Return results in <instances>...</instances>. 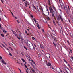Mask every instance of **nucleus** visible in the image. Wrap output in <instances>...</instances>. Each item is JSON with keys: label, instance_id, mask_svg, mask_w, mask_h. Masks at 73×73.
I'll return each instance as SVG.
<instances>
[{"label": "nucleus", "instance_id": "nucleus-14", "mask_svg": "<svg viewBox=\"0 0 73 73\" xmlns=\"http://www.w3.org/2000/svg\"><path fill=\"white\" fill-rule=\"evenodd\" d=\"M70 35L71 37L72 38H73V34H71L70 33Z\"/></svg>", "mask_w": 73, "mask_h": 73}, {"label": "nucleus", "instance_id": "nucleus-28", "mask_svg": "<svg viewBox=\"0 0 73 73\" xmlns=\"http://www.w3.org/2000/svg\"><path fill=\"white\" fill-rule=\"evenodd\" d=\"M1 45H2L3 46V47H5V48H7L6 47H5V46L4 45L2 44H1Z\"/></svg>", "mask_w": 73, "mask_h": 73}, {"label": "nucleus", "instance_id": "nucleus-32", "mask_svg": "<svg viewBox=\"0 0 73 73\" xmlns=\"http://www.w3.org/2000/svg\"><path fill=\"white\" fill-rule=\"evenodd\" d=\"M3 32H4V33H6V32H7V31H6L5 30H3Z\"/></svg>", "mask_w": 73, "mask_h": 73}, {"label": "nucleus", "instance_id": "nucleus-23", "mask_svg": "<svg viewBox=\"0 0 73 73\" xmlns=\"http://www.w3.org/2000/svg\"><path fill=\"white\" fill-rule=\"evenodd\" d=\"M50 67L51 69H54V68H53V66H50Z\"/></svg>", "mask_w": 73, "mask_h": 73}, {"label": "nucleus", "instance_id": "nucleus-56", "mask_svg": "<svg viewBox=\"0 0 73 73\" xmlns=\"http://www.w3.org/2000/svg\"><path fill=\"white\" fill-rule=\"evenodd\" d=\"M2 57L0 56V60H2Z\"/></svg>", "mask_w": 73, "mask_h": 73}, {"label": "nucleus", "instance_id": "nucleus-17", "mask_svg": "<svg viewBox=\"0 0 73 73\" xmlns=\"http://www.w3.org/2000/svg\"><path fill=\"white\" fill-rule=\"evenodd\" d=\"M32 6L35 9H36V7L35 6V5H34L33 4Z\"/></svg>", "mask_w": 73, "mask_h": 73}, {"label": "nucleus", "instance_id": "nucleus-36", "mask_svg": "<svg viewBox=\"0 0 73 73\" xmlns=\"http://www.w3.org/2000/svg\"><path fill=\"white\" fill-rule=\"evenodd\" d=\"M47 20H49L50 19V18H49V17H48L47 18Z\"/></svg>", "mask_w": 73, "mask_h": 73}, {"label": "nucleus", "instance_id": "nucleus-62", "mask_svg": "<svg viewBox=\"0 0 73 73\" xmlns=\"http://www.w3.org/2000/svg\"><path fill=\"white\" fill-rule=\"evenodd\" d=\"M71 59H72V60H73V57L72 56L71 57Z\"/></svg>", "mask_w": 73, "mask_h": 73}, {"label": "nucleus", "instance_id": "nucleus-63", "mask_svg": "<svg viewBox=\"0 0 73 73\" xmlns=\"http://www.w3.org/2000/svg\"><path fill=\"white\" fill-rule=\"evenodd\" d=\"M1 24H0V28H1Z\"/></svg>", "mask_w": 73, "mask_h": 73}, {"label": "nucleus", "instance_id": "nucleus-41", "mask_svg": "<svg viewBox=\"0 0 73 73\" xmlns=\"http://www.w3.org/2000/svg\"><path fill=\"white\" fill-rule=\"evenodd\" d=\"M15 35L16 37H17V34H15Z\"/></svg>", "mask_w": 73, "mask_h": 73}, {"label": "nucleus", "instance_id": "nucleus-57", "mask_svg": "<svg viewBox=\"0 0 73 73\" xmlns=\"http://www.w3.org/2000/svg\"><path fill=\"white\" fill-rule=\"evenodd\" d=\"M42 32H44V29H42Z\"/></svg>", "mask_w": 73, "mask_h": 73}, {"label": "nucleus", "instance_id": "nucleus-6", "mask_svg": "<svg viewBox=\"0 0 73 73\" xmlns=\"http://www.w3.org/2000/svg\"><path fill=\"white\" fill-rule=\"evenodd\" d=\"M52 33L54 35H56V32L54 30H52Z\"/></svg>", "mask_w": 73, "mask_h": 73}, {"label": "nucleus", "instance_id": "nucleus-49", "mask_svg": "<svg viewBox=\"0 0 73 73\" xmlns=\"http://www.w3.org/2000/svg\"><path fill=\"white\" fill-rule=\"evenodd\" d=\"M68 21L70 23L71 22H70V20L69 19H68Z\"/></svg>", "mask_w": 73, "mask_h": 73}, {"label": "nucleus", "instance_id": "nucleus-11", "mask_svg": "<svg viewBox=\"0 0 73 73\" xmlns=\"http://www.w3.org/2000/svg\"><path fill=\"white\" fill-rule=\"evenodd\" d=\"M40 46L42 49H44V46H42V44H40Z\"/></svg>", "mask_w": 73, "mask_h": 73}, {"label": "nucleus", "instance_id": "nucleus-15", "mask_svg": "<svg viewBox=\"0 0 73 73\" xmlns=\"http://www.w3.org/2000/svg\"><path fill=\"white\" fill-rule=\"evenodd\" d=\"M37 8L38 10H39V9H40V6H37Z\"/></svg>", "mask_w": 73, "mask_h": 73}, {"label": "nucleus", "instance_id": "nucleus-31", "mask_svg": "<svg viewBox=\"0 0 73 73\" xmlns=\"http://www.w3.org/2000/svg\"><path fill=\"white\" fill-rule=\"evenodd\" d=\"M31 38L32 39V40H35V37H32Z\"/></svg>", "mask_w": 73, "mask_h": 73}, {"label": "nucleus", "instance_id": "nucleus-13", "mask_svg": "<svg viewBox=\"0 0 73 73\" xmlns=\"http://www.w3.org/2000/svg\"><path fill=\"white\" fill-rule=\"evenodd\" d=\"M27 45L28 46L29 48L30 49V48H31V46H30V44H29L28 43H27Z\"/></svg>", "mask_w": 73, "mask_h": 73}, {"label": "nucleus", "instance_id": "nucleus-61", "mask_svg": "<svg viewBox=\"0 0 73 73\" xmlns=\"http://www.w3.org/2000/svg\"><path fill=\"white\" fill-rule=\"evenodd\" d=\"M67 42H68V44H70V43H69V41H67Z\"/></svg>", "mask_w": 73, "mask_h": 73}, {"label": "nucleus", "instance_id": "nucleus-22", "mask_svg": "<svg viewBox=\"0 0 73 73\" xmlns=\"http://www.w3.org/2000/svg\"><path fill=\"white\" fill-rule=\"evenodd\" d=\"M1 36L3 37H4V35L3 34H1Z\"/></svg>", "mask_w": 73, "mask_h": 73}, {"label": "nucleus", "instance_id": "nucleus-8", "mask_svg": "<svg viewBox=\"0 0 73 73\" xmlns=\"http://www.w3.org/2000/svg\"><path fill=\"white\" fill-rule=\"evenodd\" d=\"M58 39H57V38L55 37L54 38V41L55 42H57V41H58Z\"/></svg>", "mask_w": 73, "mask_h": 73}, {"label": "nucleus", "instance_id": "nucleus-55", "mask_svg": "<svg viewBox=\"0 0 73 73\" xmlns=\"http://www.w3.org/2000/svg\"><path fill=\"white\" fill-rule=\"evenodd\" d=\"M45 54L46 55V58H48V57L46 56V54Z\"/></svg>", "mask_w": 73, "mask_h": 73}, {"label": "nucleus", "instance_id": "nucleus-48", "mask_svg": "<svg viewBox=\"0 0 73 73\" xmlns=\"http://www.w3.org/2000/svg\"><path fill=\"white\" fill-rule=\"evenodd\" d=\"M33 48L34 50H35V47L33 46Z\"/></svg>", "mask_w": 73, "mask_h": 73}, {"label": "nucleus", "instance_id": "nucleus-58", "mask_svg": "<svg viewBox=\"0 0 73 73\" xmlns=\"http://www.w3.org/2000/svg\"><path fill=\"white\" fill-rule=\"evenodd\" d=\"M33 67L34 69H35V68H36V67H35V66H34Z\"/></svg>", "mask_w": 73, "mask_h": 73}, {"label": "nucleus", "instance_id": "nucleus-5", "mask_svg": "<svg viewBox=\"0 0 73 73\" xmlns=\"http://www.w3.org/2000/svg\"><path fill=\"white\" fill-rule=\"evenodd\" d=\"M29 2L27 1H26L25 2V7H28V6L29 5Z\"/></svg>", "mask_w": 73, "mask_h": 73}, {"label": "nucleus", "instance_id": "nucleus-34", "mask_svg": "<svg viewBox=\"0 0 73 73\" xmlns=\"http://www.w3.org/2000/svg\"><path fill=\"white\" fill-rule=\"evenodd\" d=\"M53 24H54V25H56V23H55V22H54V21H53Z\"/></svg>", "mask_w": 73, "mask_h": 73}, {"label": "nucleus", "instance_id": "nucleus-59", "mask_svg": "<svg viewBox=\"0 0 73 73\" xmlns=\"http://www.w3.org/2000/svg\"><path fill=\"white\" fill-rule=\"evenodd\" d=\"M37 39H35V41H37Z\"/></svg>", "mask_w": 73, "mask_h": 73}, {"label": "nucleus", "instance_id": "nucleus-1", "mask_svg": "<svg viewBox=\"0 0 73 73\" xmlns=\"http://www.w3.org/2000/svg\"><path fill=\"white\" fill-rule=\"evenodd\" d=\"M49 8L50 12L51 13H57V11H56L54 6H53L52 8L50 7Z\"/></svg>", "mask_w": 73, "mask_h": 73}, {"label": "nucleus", "instance_id": "nucleus-46", "mask_svg": "<svg viewBox=\"0 0 73 73\" xmlns=\"http://www.w3.org/2000/svg\"><path fill=\"white\" fill-rule=\"evenodd\" d=\"M16 21H17V23H18V24H19L20 22H19V21H18V20H17Z\"/></svg>", "mask_w": 73, "mask_h": 73}, {"label": "nucleus", "instance_id": "nucleus-37", "mask_svg": "<svg viewBox=\"0 0 73 73\" xmlns=\"http://www.w3.org/2000/svg\"><path fill=\"white\" fill-rule=\"evenodd\" d=\"M34 45L35 48H37V46L35 44H34Z\"/></svg>", "mask_w": 73, "mask_h": 73}, {"label": "nucleus", "instance_id": "nucleus-50", "mask_svg": "<svg viewBox=\"0 0 73 73\" xmlns=\"http://www.w3.org/2000/svg\"><path fill=\"white\" fill-rule=\"evenodd\" d=\"M66 69H68V70H69V71L70 72V73H71V71H70V70L69 69L67 68H66Z\"/></svg>", "mask_w": 73, "mask_h": 73}, {"label": "nucleus", "instance_id": "nucleus-21", "mask_svg": "<svg viewBox=\"0 0 73 73\" xmlns=\"http://www.w3.org/2000/svg\"><path fill=\"white\" fill-rule=\"evenodd\" d=\"M12 32L13 33V34H14V35H15V33H16V32H15V31H13V30H12Z\"/></svg>", "mask_w": 73, "mask_h": 73}, {"label": "nucleus", "instance_id": "nucleus-47", "mask_svg": "<svg viewBox=\"0 0 73 73\" xmlns=\"http://www.w3.org/2000/svg\"><path fill=\"white\" fill-rule=\"evenodd\" d=\"M65 70H66V72H67V73H69L68 72V71H67V70H66V69H65Z\"/></svg>", "mask_w": 73, "mask_h": 73}, {"label": "nucleus", "instance_id": "nucleus-16", "mask_svg": "<svg viewBox=\"0 0 73 73\" xmlns=\"http://www.w3.org/2000/svg\"><path fill=\"white\" fill-rule=\"evenodd\" d=\"M31 61L33 62V63L34 64V65H36V64H35V62H34V61H33V60H32Z\"/></svg>", "mask_w": 73, "mask_h": 73}, {"label": "nucleus", "instance_id": "nucleus-35", "mask_svg": "<svg viewBox=\"0 0 73 73\" xmlns=\"http://www.w3.org/2000/svg\"><path fill=\"white\" fill-rule=\"evenodd\" d=\"M36 44H39V42L38 41H36Z\"/></svg>", "mask_w": 73, "mask_h": 73}, {"label": "nucleus", "instance_id": "nucleus-26", "mask_svg": "<svg viewBox=\"0 0 73 73\" xmlns=\"http://www.w3.org/2000/svg\"><path fill=\"white\" fill-rule=\"evenodd\" d=\"M53 44L54 45V46H55V47H57V45H56V44H55V43H54V42H53Z\"/></svg>", "mask_w": 73, "mask_h": 73}, {"label": "nucleus", "instance_id": "nucleus-54", "mask_svg": "<svg viewBox=\"0 0 73 73\" xmlns=\"http://www.w3.org/2000/svg\"><path fill=\"white\" fill-rule=\"evenodd\" d=\"M45 54L46 55V58H48V57L46 56V54Z\"/></svg>", "mask_w": 73, "mask_h": 73}, {"label": "nucleus", "instance_id": "nucleus-38", "mask_svg": "<svg viewBox=\"0 0 73 73\" xmlns=\"http://www.w3.org/2000/svg\"><path fill=\"white\" fill-rule=\"evenodd\" d=\"M31 65H32V66L33 67V66H34V65H33V64L32 63H31Z\"/></svg>", "mask_w": 73, "mask_h": 73}, {"label": "nucleus", "instance_id": "nucleus-4", "mask_svg": "<svg viewBox=\"0 0 73 73\" xmlns=\"http://www.w3.org/2000/svg\"><path fill=\"white\" fill-rule=\"evenodd\" d=\"M63 60L67 64V65H68V67L70 68V69H71L72 70H73V69H72V68L71 66H70V65H69V64H68V62L66 61L65 60V59H64Z\"/></svg>", "mask_w": 73, "mask_h": 73}, {"label": "nucleus", "instance_id": "nucleus-39", "mask_svg": "<svg viewBox=\"0 0 73 73\" xmlns=\"http://www.w3.org/2000/svg\"><path fill=\"white\" fill-rule=\"evenodd\" d=\"M70 51L71 52V53H73V52L72 51V50L70 49Z\"/></svg>", "mask_w": 73, "mask_h": 73}, {"label": "nucleus", "instance_id": "nucleus-43", "mask_svg": "<svg viewBox=\"0 0 73 73\" xmlns=\"http://www.w3.org/2000/svg\"><path fill=\"white\" fill-rule=\"evenodd\" d=\"M17 38H18V40H20V38L19 37L17 36Z\"/></svg>", "mask_w": 73, "mask_h": 73}, {"label": "nucleus", "instance_id": "nucleus-24", "mask_svg": "<svg viewBox=\"0 0 73 73\" xmlns=\"http://www.w3.org/2000/svg\"><path fill=\"white\" fill-rule=\"evenodd\" d=\"M47 54H48V56H49V58H50V54H49V53H47Z\"/></svg>", "mask_w": 73, "mask_h": 73}, {"label": "nucleus", "instance_id": "nucleus-10", "mask_svg": "<svg viewBox=\"0 0 73 73\" xmlns=\"http://www.w3.org/2000/svg\"><path fill=\"white\" fill-rule=\"evenodd\" d=\"M47 65L48 66H51V63H48L47 64Z\"/></svg>", "mask_w": 73, "mask_h": 73}, {"label": "nucleus", "instance_id": "nucleus-40", "mask_svg": "<svg viewBox=\"0 0 73 73\" xmlns=\"http://www.w3.org/2000/svg\"><path fill=\"white\" fill-rule=\"evenodd\" d=\"M25 33H26V34H28V33H27L26 30H25Z\"/></svg>", "mask_w": 73, "mask_h": 73}, {"label": "nucleus", "instance_id": "nucleus-25", "mask_svg": "<svg viewBox=\"0 0 73 73\" xmlns=\"http://www.w3.org/2000/svg\"><path fill=\"white\" fill-rule=\"evenodd\" d=\"M52 13V16L53 17H54V14L53 13Z\"/></svg>", "mask_w": 73, "mask_h": 73}, {"label": "nucleus", "instance_id": "nucleus-2", "mask_svg": "<svg viewBox=\"0 0 73 73\" xmlns=\"http://www.w3.org/2000/svg\"><path fill=\"white\" fill-rule=\"evenodd\" d=\"M60 5L62 7H63V8H64L65 10H66V11H68V10H69V11H70V8H69V6H68V8H67V7H66L65 5H64V3L62 2L60 3Z\"/></svg>", "mask_w": 73, "mask_h": 73}, {"label": "nucleus", "instance_id": "nucleus-51", "mask_svg": "<svg viewBox=\"0 0 73 73\" xmlns=\"http://www.w3.org/2000/svg\"><path fill=\"white\" fill-rule=\"evenodd\" d=\"M9 54L10 56H12V54H11V53H9Z\"/></svg>", "mask_w": 73, "mask_h": 73}, {"label": "nucleus", "instance_id": "nucleus-18", "mask_svg": "<svg viewBox=\"0 0 73 73\" xmlns=\"http://www.w3.org/2000/svg\"><path fill=\"white\" fill-rule=\"evenodd\" d=\"M33 20H34V21L35 22V23H37V21H36V20L35 19V18H34L33 19Z\"/></svg>", "mask_w": 73, "mask_h": 73}, {"label": "nucleus", "instance_id": "nucleus-3", "mask_svg": "<svg viewBox=\"0 0 73 73\" xmlns=\"http://www.w3.org/2000/svg\"><path fill=\"white\" fill-rule=\"evenodd\" d=\"M57 17L58 18V20H61L62 23L64 22L63 18H62V15L59 14V15H58Z\"/></svg>", "mask_w": 73, "mask_h": 73}, {"label": "nucleus", "instance_id": "nucleus-20", "mask_svg": "<svg viewBox=\"0 0 73 73\" xmlns=\"http://www.w3.org/2000/svg\"><path fill=\"white\" fill-rule=\"evenodd\" d=\"M60 31L61 33H62V34H63V31L62 30H60Z\"/></svg>", "mask_w": 73, "mask_h": 73}, {"label": "nucleus", "instance_id": "nucleus-52", "mask_svg": "<svg viewBox=\"0 0 73 73\" xmlns=\"http://www.w3.org/2000/svg\"><path fill=\"white\" fill-rule=\"evenodd\" d=\"M24 66H25L26 68H27V66H26V65L24 64Z\"/></svg>", "mask_w": 73, "mask_h": 73}, {"label": "nucleus", "instance_id": "nucleus-45", "mask_svg": "<svg viewBox=\"0 0 73 73\" xmlns=\"http://www.w3.org/2000/svg\"><path fill=\"white\" fill-rule=\"evenodd\" d=\"M21 54L23 56H24V54H23V53L22 52H21Z\"/></svg>", "mask_w": 73, "mask_h": 73}, {"label": "nucleus", "instance_id": "nucleus-42", "mask_svg": "<svg viewBox=\"0 0 73 73\" xmlns=\"http://www.w3.org/2000/svg\"><path fill=\"white\" fill-rule=\"evenodd\" d=\"M21 42H23V39H22V38H21Z\"/></svg>", "mask_w": 73, "mask_h": 73}, {"label": "nucleus", "instance_id": "nucleus-29", "mask_svg": "<svg viewBox=\"0 0 73 73\" xmlns=\"http://www.w3.org/2000/svg\"><path fill=\"white\" fill-rule=\"evenodd\" d=\"M31 70H32V72H35V70H34V69H33L32 68L31 69Z\"/></svg>", "mask_w": 73, "mask_h": 73}, {"label": "nucleus", "instance_id": "nucleus-27", "mask_svg": "<svg viewBox=\"0 0 73 73\" xmlns=\"http://www.w3.org/2000/svg\"><path fill=\"white\" fill-rule=\"evenodd\" d=\"M24 47L25 49H26V50H28V49L27 48V47H26L24 46Z\"/></svg>", "mask_w": 73, "mask_h": 73}, {"label": "nucleus", "instance_id": "nucleus-30", "mask_svg": "<svg viewBox=\"0 0 73 73\" xmlns=\"http://www.w3.org/2000/svg\"><path fill=\"white\" fill-rule=\"evenodd\" d=\"M30 16L32 18H33V16L31 14H30Z\"/></svg>", "mask_w": 73, "mask_h": 73}, {"label": "nucleus", "instance_id": "nucleus-60", "mask_svg": "<svg viewBox=\"0 0 73 73\" xmlns=\"http://www.w3.org/2000/svg\"><path fill=\"white\" fill-rule=\"evenodd\" d=\"M14 17L15 18V19H17V17H16V16H15Z\"/></svg>", "mask_w": 73, "mask_h": 73}, {"label": "nucleus", "instance_id": "nucleus-64", "mask_svg": "<svg viewBox=\"0 0 73 73\" xmlns=\"http://www.w3.org/2000/svg\"><path fill=\"white\" fill-rule=\"evenodd\" d=\"M26 72L27 73H28V71H27V70H26Z\"/></svg>", "mask_w": 73, "mask_h": 73}, {"label": "nucleus", "instance_id": "nucleus-44", "mask_svg": "<svg viewBox=\"0 0 73 73\" xmlns=\"http://www.w3.org/2000/svg\"><path fill=\"white\" fill-rule=\"evenodd\" d=\"M28 24H29V25H31L32 24H31L29 22V23H28Z\"/></svg>", "mask_w": 73, "mask_h": 73}, {"label": "nucleus", "instance_id": "nucleus-12", "mask_svg": "<svg viewBox=\"0 0 73 73\" xmlns=\"http://www.w3.org/2000/svg\"><path fill=\"white\" fill-rule=\"evenodd\" d=\"M47 3L49 5H50V0H48Z\"/></svg>", "mask_w": 73, "mask_h": 73}, {"label": "nucleus", "instance_id": "nucleus-19", "mask_svg": "<svg viewBox=\"0 0 73 73\" xmlns=\"http://www.w3.org/2000/svg\"><path fill=\"white\" fill-rule=\"evenodd\" d=\"M0 29L1 30V31H3L4 30V28L3 27H1V28H0Z\"/></svg>", "mask_w": 73, "mask_h": 73}, {"label": "nucleus", "instance_id": "nucleus-9", "mask_svg": "<svg viewBox=\"0 0 73 73\" xmlns=\"http://www.w3.org/2000/svg\"><path fill=\"white\" fill-rule=\"evenodd\" d=\"M37 26L39 29H40V26H39V24L38 23H37Z\"/></svg>", "mask_w": 73, "mask_h": 73}, {"label": "nucleus", "instance_id": "nucleus-53", "mask_svg": "<svg viewBox=\"0 0 73 73\" xmlns=\"http://www.w3.org/2000/svg\"><path fill=\"white\" fill-rule=\"evenodd\" d=\"M1 0L2 3H4V0Z\"/></svg>", "mask_w": 73, "mask_h": 73}, {"label": "nucleus", "instance_id": "nucleus-7", "mask_svg": "<svg viewBox=\"0 0 73 73\" xmlns=\"http://www.w3.org/2000/svg\"><path fill=\"white\" fill-rule=\"evenodd\" d=\"M1 62L3 64H5V65H6V63L3 60V59H2L1 60Z\"/></svg>", "mask_w": 73, "mask_h": 73}, {"label": "nucleus", "instance_id": "nucleus-33", "mask_svg": "<svg viewBox=\"0 0 73 73\" xmlns=\"http://www.w3.org/2000/svg\"><path fill=\"white\" fill-rule=\"evenodd\" d=\"M22 61L23 62H25V60H24V59H23V58L22 59Z\"/></svg>", "mask_w": 73, "mask_h": 73}]
</instances>
